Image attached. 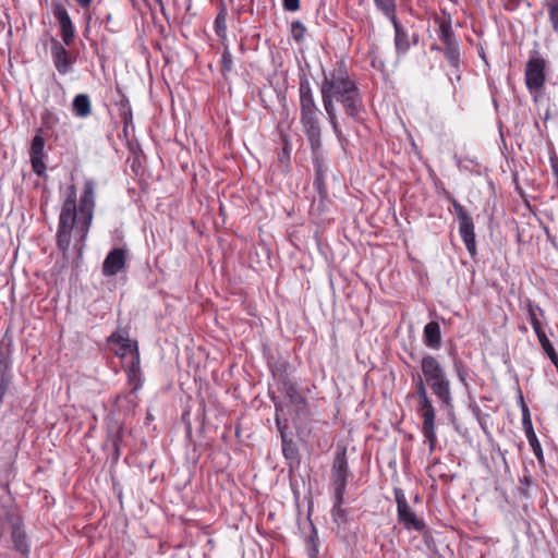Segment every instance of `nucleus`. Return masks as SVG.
Instances as JSON below:
<instances>
[{"label": "nucleus", "mask_w": 558, "mask_h": 558, "mask_svg": "<svg viewBox=\"0 0 558 558\" xmlns=\"http://www.w3.org/2000/svg\"><path fill=\"white\" fill-rule=\"evenodd\" d=\"M95 187L94 180L84 182V189L77 204V191L74 184L66 187L65 198L61 206L57 230V246L62 253L64 260L69 259V250L74 233L75 247L78 257L82 256L85 247V241L89 232L95 209Z\"/></svg>", "instance_id": "nucleus-1"}, {"label": "nucleus", "mask_w": 558, "mask_h": 558, "mask_svg": "<svg viewBox=\"0 0 558 558\" xmlns=\"http://www.w3.org/2000/svg\"><path fill=\"white\" fill-rule=\"evenodd\" d=\"M320 96L327 120L338 142L343 146L348 138L338 122L335 102L340 104L345 116L354 122H362L365 113L362 93L343 62L337 63L329 72L323 71Z\"/></svg>", "instance_id": "nucleus-2"}, {"label": "nucleus", "mask_w": 558, "mask_h": 558, "mask_svg": "<svg viewBox=\"0 0 558 558\" xmlns=\"http://www.w3.org/2000/svg\"><path fill=\"white\" fill-rule=\"evenodd\" d=\"M421 371L440 407L448 412H452L454 404L451 381L440 361L434 355L425 354L421 360Z\"/></svg>", "instance_id": "nucleus-3"}, {"label": "nucleus", "mask_w": 558, "mask_h": 558, "mask_svg": "<svg viewBox=\"0 0 558 558\" xmlns=\"http://www.w3.org/2000/svg\"><path fill=\"white\" fill-rule=\"evenodd\" d=\"M414 392L416 399V412L422 417V433L428 442L429 451L433 452L437 444L436 435V410L430 396L428 395V385L426 377L423 374H414L412 376Z\"/></svg>", "instance_id": "nucleus-4"}, {"label": "nucleus", "mask_w": 558, "mask_h": 558, "mask_svg": "<svg viewBox=\"0 0 558 558\" xmlns=\"http://www.w3.org/2000/svg\"><path fill=\"white\" fill-rule=\"evenodd\" d=\"M414 392L416 399V412L422 417V433L428 442L429 451L433 452L437 444L436 435V410L430 396L428 395V385L426 377L423 374H414L412 376Z\"/></svg>", "instance_id": "nucleus-5"}, {"label": "nucleus", "mask_w": 558, "mask_h": 558, "mask_svg": "<svg viewBox=\"0 0 558 558\" xmlns=\"http://www.w3.org/2000/svg\"><path fill=\"white\" fill-rule=\"evenodd\" d=\"M442 194L445 198L449 201L453 207L454 215L457 216V219L459 221V233L471 257L474 258L477 254V250L473 218L449 191L444 189Z\"/></svg>", "instance_id": "nucleus-6"}, {"label": "nucleus", "mask_w": 558, "mask_h": 558, "mask_svg": "<svg viewBox=\"0 0 558 558\" xmlns=\"http://www.w3.org/2000/svg\"><path fill=\"white\" fill-rule=\"evenodd\" d=\"M350 475L347 448L344 446H338L331 465V480L333 493L338 494L339 497L345 495Z\"/></svg>", "instance_id": "nucleus-7"}, {"label": "nucleus", "mask_w": 558, "mask_h": 558, "mask_svg": "<svg viewBox=\"0 0 558 558\" xmlns=\"http://www.w3.org/2000/svg\"><path fill=\"white\" fill-rule=\"evenodd\" d=\"M395 499L397 502V517L399 523H401L407 530H414L422 532L425 530V522L418 519L415 512L411 509L404 492L396 487L393 489Z\"/></svg>", "instance_id": "nucleus-8"}, {"label": "nucleus", "mask_w": 558, "mask_h": 558, "mask_svg": "<svg viewBox=\"0 0 558 558\" xmlns=\"http://www.w3.org/2000/svg\"><path fill=\"white\" fill-rule=\"evenodd\" d=\"M320 116V110L300 113V122L308 141L311 150L322 148Z\"/></svg>", "instance_id": "nucleus-9"}, {"label": "nucleus", "mask_w": 558, "mask_h": 558, "mask_svg": "<svg viewBox=\"0 0 558 558\" xmlns=\"http://www.w3.org/2000/svg\"><path fill=\"white\" fill-rule=\"evenodd\" d=\"M546 61L536 56H532L525 65V85L532 92H538L544 87Z\"/></svg>", "instance_id": "nucleus-10"}, {"label": "nucleus", "mask_w": 558, "mask_h": 558, "mask_svg": "<svg viewBox=\"0 0 558 558\" xmlns=\"http://www.w3.org/2000/svg\"><path fill=\"white\" fill-rule=\"evenodd\" d=\"M4 519L11 525V541L13 543V548L24 557H28L31 549L26 532L23 529V520L11 511L5 512Z\"/></svg>", "instance_id": "nucleus-11"}, {"label": "nucleus", "mask_w": 558, "mask_h": 558, "mask_svg": "<svg viewBox=\"0 0 558 558\" xmlns=\"http://www.w3.org/2000/svg\"><path fill=\"white\" fill-rule=\"evenodd\" d=\"M52 12L60 25V36L64 46L70 47L73 45L75 39V27L74 24L60 1L52 2Z\"/></svg>", "instance_id": "nucleus-12"}, {"label": "nucleus", "mask_w": 558, "mask_h": 558, "mask_svg": "<svg viewBox=\"0 0 558 558\" xmlns=\"http://www.w3.org/2000/svg\"><path fill=\"white\" fill-rule=\"evenodd\" d=\"M50 45L51 58L56 70L61 75H66L72 72L75 58L65 49L64 44L60 43L57 38L51 37Z\"/></svg>", "instance_id": "nucleus-13"}, {"label": "nucleus", "mask_w": 558, "mask_h": 558, "mask_svg": "<svg viewBox=\"0 0 558 558\" xmlns=\"http://www.w3.org/2000/svg\"><path fill=\"white\" fill-rule=\"evenodd\" d=\"M45 144L46 141L41 135V130L39 129L35 136L32 140L31 148H29V160L32 163L33 171L40 178L46 177V165L44 162L45 158Z\"/></svg>", "instance_id": "nucleus-14"}, {"label": "nucleus", "mask_w": 558, "mask_h": 558, "mask_svg": "<svg viewBox=\"0 0 558 558\" xmlns=\"http://www.w3.org/2000/svg\"><path fill=\"white\" fill-rule=\"evenodd\" d=\"M312 160H313V168H314V174H315L313 186L317 191L319 196L322 198H325L327 196L325 177H326L328 167L325 163L322 148L312 150Z\"/></svg>", "instance_id": "nucleus-15"}, {"label": "nucleus", "mask_w": 558, "mask_h": 558, "mask_svg": "<svg viewBox=\"0 0 558 558\" xmlns=\"http://www.w3.org/2000/svg\"><path fill=\"white\" fill-rule=\"evenodd\" d=\"M126 265V250L123 247L112 248L102 263V275L112 277L118 275Z\"/></svg>", "instance_id": "nucleus-16"}, {"label": "nucleus", "mask_w": 558, "mask_h": 558, "mask_svg": "<svg viewBox=\"0 0 558 558\" xmlns=\"http://www.w3.org/2000/svg\"><path fill=\"white\" fill-rule=\"evenodd\" d=\"M300 113L320 110L315 101L310 80L305 74L299 81Z\"/></svg>", "instance_id": "nucleus-17"}, {"label": "nucleus", "mask_w": 558, "mask_h": 558, "mask_svg": "<svg viewBox=\"0 0 558 558\" xmlns=\"http://www.w3.org/2000/svg\"><path fill=\"white\" fill-rule=\"evenodd\" d=\"M282 391L289 398L291 404L294 405L298 413L306 410L307 402L304 396L298 390L296 384L290 379L282 380Z\"/></svg>", "instance_id": "nucleus-18"}, {"label": "nucleus", "mask_w": 558, "mask_h": 558, "mask_svg": "<svg viewBox=\"0 0 558 558\" xmlns=\"http://www.w3.org/2000/svg\"><path fill=\"white\" fill-rule=\"evenodd\" d=\"M434 22L438 25L437 35L441 44L458 40L451 25V16L444 11V16L435 15Z\"/></svg>", "instance_id": "nucleus-19"}, {"label": "nucleus", "mask_w": 558, "mask_h": 558, "mask_svg": "<svg viewBox=\"0 0 558 558\" xmlns=\"http://www.w3.org/2000/svg\"><path fill=\"white\" fill-rule=\"evenodd\" d=\"M423 341L432 350H439L441 348V331L437 322H429L425 325Z\"/></svg>", "instance_id": "nucleus-20"}, {"label": "nucleus", "mask_w": 558, "mask_h": 558, "mask_svg": "<svg viewBox=\"0 0 558 558\" xmlns=\"http://www.w3.org/2000/svg\"><path fill=\"white\" fill-rule=\"evenodd\" d=\"M524 307L526 310L529 322L532 325L535 335L544 331L541 322V318H543L545 315L543 308L530 299H526L524 301Z\"/></svg>", "instance_id": "nucleus-21"}, {"label": "nucleus", "mask_w": 558, "mask_h": 558, "mask_svg": "<svg viewBox=\"0 0 558 558\" xmlns=\"http://www.w3.org/2000/svg\"><path fill=\"white\" fill-rule=\"evenodd\" d=\"M442 54L445 56L450 68L456 73L460 72L461 66V49L459 40L444 44Z\"/></svg>", "instance_id": "nucleus-22"}, {"label": "nucleus", "mask_w": 558, "mask_h": 558, "mask_svg": "<svg viewBox=\"0 0 558 558\" xmlns=\"http://www.w3.org/2000/svg\"><path fill=\"white\" fill-rule=\"evenodd\" d=\"M395 28V46L398 54H405L410 49L408 33L404 31L398 19L390 20Z\"/></svg>", "instance_id": "nucleus-23"}, {"label": "nucleus", "mask_w": 558, "mask_h": 558, "mask_svg": "<svg viewBox=\"0 0 558 558\" xmlns=\"http://www.w3.org/2000/svg\"><path fill=\"white\" fill-rule=\"evenodd\" d=\"M72 112L77 118H87L92 113V101L87 94H77L72 101Z\"/></svg>", "instance_id": "nucleus-24"}, {"label": "nucleus", "mask_w": 558, "mask_h": 558, "mask_svg": "<svg viewBox=\"0 0 558 558\" xmlns=\"http://www.w3.org/2000/svg\"><path fill=\"white\" fill-rule=\"evenodd\" d=\"M281 446L282 453L289 462L290 468L298 466L300 464V454L296 444L289 436L283 435Z\"/></svg>", "instance_id": "nucleus-25"}, {"label": "nucleus", "mask_w": 558, "mask_h": 558, "mask_svg": "<svg viewBox=\"0 0 558 558\" xmlns=\"http://www.w3.org/2000/svg\"><path fill=\"white\" fill-rule=\"evenodd\" d=\"M123 426L120 424H116L113 427H110L108 429L107 441L111 445L113 449L114 460H118L121 454L120 446L123 438Z\"/></svg>", "instance_id": "nucleus-26"}, {"label": "nucleus", "mask_w": 558, "mask_h": 558, "mask_svg": "<svg viewBox=\"0 0 558 558\" xmlns=\"http://www.w3.org/2000/svg\"><path fill=\"white\" fill-rule=\"evenodd\" d=\"M344 501V495L339 497L338 494L333 493V506L331 509V517L335 523L338 525L345 524L348 522V512L342 508Z\"/></svg>", "instance_id": "nucleus-27"}, {"label": "nucleus", "mask_w": 558, "mask_h": 558, "mask_svg": "<svg viewBox=\"0 0 558 558\" xmlns=\"http://www.w3.org/2000/svg\"><path fill=\"white\" fill-rule=\"evenodd\" d=\"M227 9L222 5L215 19V33L222 45L227 44Z\"/></svg>", "instance_id": "nucleus-28"}, {"label": "nucleus", "mask_w": 558, "mask_h": 558, "mask_svg": "<svg viewBox=\"0 0 558 558\" xmlns=\"http://www.w3.org/2000/svg\"><path fill=\"white\" fill-rule=\"evenodd\" d=\"M109 343L130 347V332L128 328H117L107 339Z\"/></svg>", "instance_id": "nucleus-29"}, {"label": "nucleus", "mask_w": 558, "mask_h": 558, "mask_svg": "<svg viewBox=\"0 0 558 558\" xmlns=\"http://www.w3.org/2000/svg\"><path fill=\"white\" fill-rule=\"evenodd\" d=\"M525 437H526L529 445L531 446L532 451L535 454L537 461L539 463H543L544 462L543 449H542L541 442L535 434V430H530V432L525 433Z\"/></svg>", "instance_id": "nucleus-30"}, {"label": "nucleus", "mask_w": 558, "mask_h": 558, "mask_svg": "<svg viewBox=\"0 0 558 558\" xmlns=\"http://www.w3.org/2000/svg\"><path fill=\"white\" fill-rule=\"evenodd\" d=\"M543 7L547 10L548 20L554 33L558 35V1L544 2Z\"/></svg>", "instance_id": "nucleus-31"}, {"label": "nucleus", "mask_w": 558, "mask_h": 558, "mask_svg": "<svg viewBox=\"0 0 558 558\" xmlns=\"http://www.w3.org/2000/svg\"><path fill=\"white\" fill-rule=\"evenodd\" d=\"M376 8L381 11L389 20L397 19L395 0H374Z\"/></svg>", "instance_id": "nucleus-32"}, {"label": "nucleus", "mask_w": 558, "mask_h": 558, "mask_svg": "<svg viewBox=\"0 0 558 558\" xmlns=\"http://www.w3.org/2000/svg\"><path fill=\"white\" fill-rule=\"evenodd\" d=\"M453 367L457 374L458 379L460 383L464 386L465 390L470 389V385L468 383V376H469V367L460 360L453 361Z\"/></svg>", "instance_id": "nucleus-33"}, {"label": "nucleus", "mask_w": 558, "mask_h": 558, "mask_svg": "<svg viewBox=\"0 0 558 558\" xmlns=\"http://www.w3.org/2000/svg\"><path fill=\"white\" fill-rule=\"evenodd\" d=\"M223 46V52L220 60V68L221 73L223 76H226L229 72L233 70V58L230 52L228 44L222 45Z\"/></svg>", "instance_id": "nucleus-34"}, {"label": "nucleus", "mask_w": 558, "mask_h": 558, "mask_svg": "<svg viewBox=\"0 0 558 558\" xmlns=\"http://www.w3.org/2000/svg\"><path fill=\"white\" fill-rule=\"evenodd\" d=\"M128 383L132 387L129 395L125 398L135 395L143 386L142 372L126 373Z\"/></svg>", "instance_id": "nucleus-35"}, {"label": "nucleus", "mask_w": 558, "mask_h": 558, "mask_svg": "<svg viewBox=\"0 0 558 558\" xmlns=\"http://www.w3.org/2000/svg\"><path fill=\"white\" fill-rule=\"evenodd\" d=\"M520 403H521V412H522V427L524 430V434L534 430L531 412L526 403L524 402L523 396L520 395Z\"/></svg>", "instance_id": "nucleus-36"}, {"label": "nucleus", "mask_w": 558, "mask_h": 558, "mask_svg": "<svg viewBox=\"0 0 558 558\" xmlns=\"http://www.w3.org/2000/svg\"><path fill=\"white\" fill-rule=\"evenodd\" d=\"M533 485L532 475L525 471L524 474L519 478V493L526 499L531 498L530 487Z\"/></svg>", "instance_id": "nucleus-37"}, {"label": "nucleus", "mask_w": 558, "mask_h": 558, "mask_svg": "<svg viewBox=\"0 0 558 558\" xmlns=\"http://www.w3.org/2000/svg\"><path fill=\"white\" fill-rule=\"evenodd\" d=\"M537 336V339H538V342L542 347V349L544 350V352L547 354V356L551 360L555 357V355H558L551 344V342L549 341V339L547 338L545 331H542L539 333H536Z\"/></svg>", "instance_id": "nucleus-38"}, {"label": "nucleus", "mask_w": 558, "mask_h": 558, "mask_svg": "<svg viewBox=\"0 0 558 558\" xmlns=\"http://www.w3.org/2000/svg\"><path fill=\"white\" fill-rule=\"evenodd\" d=\"M276 405V415H275V421H276V426L278 428V432L280 433V438H281V441L283 440V435L284 436H288V420L287 418H281L280 416V412L282 411L281 407L278 405L277 403H275Z\"/></svg>", "instance_id": "nucleus-39"}, {"label": "nucleus", "mask_w": 558, "mask_h": 558, "mask_svg": "<svg viewBox=\"0 0 558 558\" xmlns=\"http://www.w3.org/2000/svg\"><path fill=\"white\" fill-rule=\"evenodd\" d=\"M306 27L300 21H294L291 24V35L296 43H301L304 39Z\"/></svg>", "instance_id": "nucleus-40"}, {"label": "nucleus", "mask_w": 558, "mask_h": 558, "mask_svg": "<svg viewBox=\"0 0 558 558\" xmlns=\"http://www.w3.org/2000/svg\"><path fill=\"white\" fill-rule=\"evenodd\" d=\"M307 544L310 545V556L312 558L318 555V534L316 527L312 524V532L307 537Z\"/></svg>", "instance_id": "nucleus-41"}, {"label": "nucleus", "mask_w": 558, "mask_h": 558, "mask_svg": "<svg viewBox=\"0 0 558 558\" xmlns=\"http://www.w3.org/2000/svg\"><path fill=\"white\" fill-rule=\"evenodd\" d=\"M141 372V359L138 347H134V354L131 355L130 364L126 366V373Z\"/></svg>", "instance_id": "nucleus-42"}, {"label": "nucleus", "mask_w": 558, "mask_h": 558, "mask_svg": "<svg viewBox=\"0 0 558 558\" xmlns=\"http://www.w3.org/2000/svg\"><path fill=\"white\" fill-rule=\"evenodd\" d=\"M118 92L120 94V100L118 102V106H119V114L120 113H123V112H132V108H131V104H130V100L129 98L122 93V90L120 88H118Z\"/></svg>", "instance_id": "nucleus-43"}, {"label": "nucleus", "mask_w": 558, "mask_h": 558, "mask_svg": "<svg viewBox=\"0 0 558 558\" xmlns=\"http://www.w3.org/2000/svg\"><path fill=\"white\" fill-rule=\"evenodd\" d=\"M120 350L117 352V355L124 357L126 353H130L131 355L134 354V347H138L137 341L130 340V347H124L123 344H119Z\"/></svg>", "instance_id": "nucleus-44"}, {"label": "nucleus", "mask_w": 558, "mask_h": 558, "mask_svg": "<svg viewBox=\"0 0 558 558\" xmlns=\"http://www.w3.org/2000/svg\"><path fill=\"white\" fill-rule=\"evenodd\" d=\"M41 120H43V124L47 125V126H49L50 124H52V123L58 121L56 116L50 110H48V109H46L41 113Z\"/></svg>", "instance_id": "nucleus-45"}, {"label": "nucleus", "mask_w": 558, "mask_h": 558, "mask_svg": "<svg viewBox=\"0 0 558 558\" xmlns=\"http://www.w3.org/2000/svg\"><path fill=\"white\" fill-rule=\"evenodd\" d=\"M102 23L106 27V29L110 33H114L117 32L118 29L116 28V25L113 23V16L111 13H107L105 15V17L102 19Z\"/></svg>", "instance_id": "nucleus-46"}, {"label": "nucleus", "mask_w": 558, "mask_h": 558, "mask_svg": "<svg viewBox=\"0 0 558 558\" xmlns=\"http://www.w3.org/2000/svg\"><path fill=\"white\" fill-rule=\"evenodd\" d=\"M287 365H288L287 363H281L279 365H277L275 368H272L274 376L277 377L281 383L283 379H288L284 376Z\"/></svg>", "instance_id": "nucleus-47"}, {"label": "nucleus", "mask_w": 558, "mask_h": 558, "mask_svg": "<svg viewBox=\"0 0 558 558\" xmlns=\"http://www.w3.org/2000/svg\"><path fill=\"white\" fill-rule=\"evenodd\" d=\"M469 408L477 421H481L482 416H485V417L489 416L488 414H483L481 408L477 405V403L475 401L470 402Z\"/></svg>", "instance_id": "nucleus-48"}, {"label": "nucleus", "mask_w": 558, "mask_h": 558, "mask_svg": "<svg viewBox=\"0 0 558 558\" xmlns=\"http://www.w3.org/2000/svg\"><path fill=\"white\" fill-rule=\"evenodd\" d=\"M286 11L295 12L300 9V0H283Z\"/></svg>", "instance_id": "nucleus-49"}, {"label": "nucleus", "mask_w": 558, "mask_h": 558, "mask_svg": "<svg viewBox=\"0 0 558 558\" xmlns=\"http://www.w3.org/2000/svg\"><path fill=\"white\" fill-rule=\"evenodd\" d=\"M120 117H121L122 122L124 124V132H126L129 124L132 123L133 113L132 112H129V113L123 112V113H120Z\"/></svg>", "instance_id": "nucleus-50"}, {"label": "nucleus", "mask_w": 558, "mask_h": 558, "mask_svg": "<svg viewBox=\"0 0 558 558\" xmlns=\"http://www.w3.org/2000/svg\"><path fill=\"white\" fill-rule=\"evenodd\" d=\"M83 9H87L93 0H75Z\"/></svg>", "instance_id": "nucleus-51"}, {"label": "nucleus", "mask_w": 558, "mask_h": 558, "mask_svg": "<svg viewBox=\"0 0 558 558\" xmlns=\"http://www.w3.org/2000/svg\"><path fill=\"white\" fill-rule=\"evenodd\" d=\"M477 51H478V56L481 57V59L487 63V58H486L484 48L482 46H478Z\"/></svg>", "instance_id": "nucleus-52"}, {"label": "nucleus", "mask_w": 558, "mask_h": 558, "mask_svg": "<svg viewBox=\"0 0 558 558\" xmlns=\"http://www.w3.org/2000/svg\"><path fill=\"white\" fill-rule=\"evenodd\" d=\"M485 416H482L481 417V421H477L478 424L481 425V428L483 429L484 433H488V429H487V426H486V423H485Z\"/></svg>", "instance_id": "nucleus-53"}, {"label": "nucleus", "mask_w": 558, "mask_h": 558, "mask_svg": "<svg viewBox=\"0 0 558 558\" xmlns=\"http://www.w3.org/2000/svg\"><path fill=\"white\" fill-rule=\"evenodd\" d=\"M442 49H444V44H442L441 46H440V45H436V44H435V45H433V46L430 47V50H433V51H438V52H441V53H442Z\"/></svg>", "instance_id": "nucleus-54"}, {"label": "nucleus", "mask_w": 558, "mask_h": 558, "mask_svg": "<svg viewBox=\"0 0 558 558\" xmlns=\"http://www.w3.org/2000/svg\"><path fill=\"white\" fill-rule=\"evenodd\" d=\"M186 434H187V436H191V434H192L191 424L186 425Z\"/></svg>", "instance_id": "nucleus-55"}, {"label": "nucleus", "mask_w": 558, "mask_h": 558, "mask_svg": "<svg viewBox=\"0 0 558 558\" xmlns=\"http://www.w3.org/2000/svg\"><path fill=\"white\" fill-rule=\"evenodd\" d=\"M520 329H521L523 332H526V330H527L525 326L520 327Z\"/></svg>", "instance_id": "nucleus-56"}]
</instances>
